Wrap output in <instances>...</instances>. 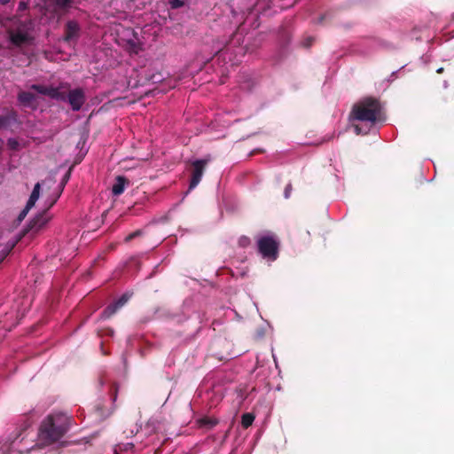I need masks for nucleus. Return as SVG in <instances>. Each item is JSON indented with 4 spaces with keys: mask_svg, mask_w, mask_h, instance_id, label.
<instances>
[{
    "mask_svg": "<svg viewBox=\"0 0 454 454\" xmlns=\"http://www.w3.org/2000/svg\"><path fill=\"white\" fill-rule=\"evenodd\" d=\"M71 420L66 413L49 414L40 424L37 445L45 447L59 442L70 429Z\"/></svg>",
    "mask_w": 454,
    "mask_h": 454,
    "instance_id": "obj_1",
    "label": "nucleus"
},
{
    "mask_svg": "<svg viewBox=\"0 0 454 454\" xmlns=\"http://www.w3.org/2000/svg\"><path fill=\"white\" fill-rule=\"evenodd\" d=\"M69 88V84L61 83L59 87L45 86L42 84H32L30 89L39 94L48 96L52 99L59 101H68L73 111H79L85 103L86 97L82 88L70 90L68 93L61 90V89Z\"/></svg>",
    "mask_w": 454,
    "mask_h": 454,
    "instance_id": "obj_2",
    "label": "nucleus"
},
{
    "mask_svg": "<svg viewBox=\"0 0 454 454\" xmlns=\"http://www.w3.org/2000/svg\"><path fill=\"white\" fill-rule=\"evenodd\" d=\"M381 104L373 97H366L356 103L350 112V118L374 124L381 119Z\"/></svg>",
    "mask_w": 454,
    "mask_h": 454,
    "instance_id": "obj_3",
    "label": "nucleus"
},
{
    "mask_svg": "<svg viewBox=\"0 0 454 454\" xmlns=\"http://www.w3.org/2000/svg\"><path fill=\"white\" fill-rule=\"evenodd\" d=\"M7 35L10 43L18 48L30 44L34 39L29 33L28 24L25 21H19L15 27L9 28Z\"/></svg>",
    "mask_w": 454,
    "mask_h": 454,
    "instance_id": "obj_4",
    "label": "nucleus"
},
{
    "mask_svg": "<svg viewBox=\"0 0 454 454\" xmlns=\"http://www.w3.org/2000/svg\"><path fill=\"white\" fill-rule=\"evenodd\" d=\"M259 253L263 258L275 261L278 256L279 242L273 235L260 237L257 239Z\"/></svg>",
    "mask_w": 454,
    "mask_h": 454,
    "instance_id": "obj_5",
    "label": "nucleus"
},
{
    "mask_svg": "<svg viewBox=\"0 0 454 454\" xmlns=\"http://www.w3.org/2000/svg\"><path fill=\"white\" fill-rule=\"evenodd\" d=\"M118 395V385L116 383H113L110 388V397L113 403L111 407H107L105 404L104 399H98L93 406V412L95 414L96 419L98 421H103L114 412L115 409L114 403L117 399Z\"/></svg>",
    "mask_w": 454,
    "mask_h": 454,
    "instance_id": "obj_6",
    "label": "nucleus"
},
{
    "mask_svg": "<svg viewBox=\"0 0 454 454\" xmlns=\"http://www.w3.org/2000/svg\"><path fill=\"white\" fill-rule=\"evenodd\" d=\"M208 162V160H196L192 163V174L189 184V191L193 190L201 181L205 168Z\"/></svg>",
    "mask_w": 454,
    "mask_h": 454,
    "instance_id": "obj_7",
    "label": "nucleus"
},
{
    "mask_svg": "<svg viewBox=\"0 0 454 454\" xmlns=\"http://www.w3.org/2000/svg\"><path fill=\"white\" fill-rule=\"evenodd\" d=\"M49 221V217L46 215V211H43L36 215L27 225L26 229L23 231V234L32 231L33 233H36L39 231Z\"/></svg>",
    "mask_w": 454,
    "mask_h": 454,
    "instance_id": "obj_8",
    "label": "nucleus"
},
{
    "mask_svg": "<svg viewBox=\"0 0 454 454\" xmlns=\"http://www.w3.org/2000/svg\"><path fill=\"white\" fill-rule=\"evenodd\" d=\"M130 295L129 294H123L117 301L108 305L102 312V318H109L116 313V311L124 306L129 300Z\"/></svg>",
    "mask_w": 454,
    "mask_h": 454,
    "instance_id": "obj_9",
    "label": "nucleus"
},
{
    "mask_svg": "<svg viewBox=\"0 0 454 454\" xmlns=\"http://www.w3.org/2000/svg\"><path fill=\"white\" fill-rule=\"evenodd\" d=\"M36 99V96L30 91L20 90L17 95V100L20 106L28 107L33 110H35L38 106Z\"/></svg>",
    "mask_w": 454,
    "mask_h": 454,
    "instance_id": "obj_10",
    "label": "nucleus"
},
{
    "mask_svg": "<svg viewBox=\"0 0 454 454\" xmlns=\"http://www.w3.org/2000/svg\"><path fill=\"white\" fill-rule=\"evenodd\" d=\"M19 114L16 110L10 109L5 114L0 115V129H7L13 125H20Z\"/></svg>",
    "mask_w": 454,
    "mask_h": 454,
    "instance_id": "obj_11",
    "label": "nucleus"
},
{
    "mask_svg": "<svg viewBox=\"0 0 454 454\" xmlns=\"http://www.w3.org/2000/svg\"><path fill=\"white\" fill-rule=\"evenodd\" d=\"M80 26L75 20H69L65 26L64 40L70 42L79 37Z\"/></svg>",
    "mask_w": 454,
    "mask_h": 454,
    "instance_id": "obj_12",
    "label": "nucleus"
},
{
    "mask_svg": "<svg viewBox=\"0 0 454 454\" xmlns=\"http://www.w3.org/2000/svg\"><path fill=\"white\" fill-rule=\"evenodd\" d=\"M129 184V180L123 176H117L112 187V192L114 196L123 193L125 186Z\"/></svg>",
    "mask_w": 454,
    "mask_h": 454,
    "instance_id": "obj_13",
    "label": "nucleus"
},
{
    "mask_svg": "<svg viewBox=\"0 0 454 454\" xmlns=\"http://www.w3.org/2000/svg\"><path fill=\"white\" fill-rule=\"evenodd\" d=\"M197 424L200 428L209 430L218 424V420L210 417H203L197 420Z\"/></svg>",
    "mask_w": 454,
    "mask_h": 454,
    "instance_id": "obj_14",
    "label": "nucleus"
},
{
    "mask_svg": "<svg viewBox=\"0 0 454 454\" xmlns=\"http://www.w3.org/2000/svg\"><path fill=\"white\" fill-rule=\"evenodd\" d=\"M40 190H41V184L36 183L34 186V189L29 196V199L27 200V204L29 207H34L35 202L37 201L39 195H40Z\"/></svg>",
    "mask_w": 454,
    "mask_h": 454,
    "instance_id": "obj_15",
    "label": "nucleus"
},
{
    "mask_svg": "<svg viewBox=\"0 0 454 454\" xmlns=\"http://www.w3.org/2000/svg\"><path fill=\"white\" fill-rule=\"evenodd\" d=\"M255 417L253 413L247 412L241 417V425L244 428H248L254 422Z\"/></svg>",
    "mask_w": 454,
    "mask_h": 454,
    "instance_id": "obj_16",
    "label": "nucleus"
},
{
    "mask_svg": "<svg viewBox=\"0 0 454 454\" xmlns=\"http://www.w3.org/2000/svg\"><path fill=\"white\" fill-rule=\"evenodd\" d=\"M54 4L58 9L67 10L74 3V0H53Z\"/></svg>",
    "mask_w": 454,
    "mask_h": 454,
    "instance_id": "obj_17",
    "label": "nucleus"
},
{
    "mask_svg": "<svg viewBox=\"0 0 454 454\" xmlns=\"http://www.w3.org/2000/svg\"><path fill=\"white\" fill-rule=\"evenodd\" d=\"M7 146L12 151H18L20 149V143L16 138H9L7 140Z\"/></svg>",
    "mask_w": 454,
    "mask_h": 454,
    "instance_id": "obj_18",
    "label": "nucleus"
},
{
    "mask_svg": "<svg viewBox=\"0 0 454 454\" xmlns=\"http://www.w3.org/2000/svg\"><path fill=\"white\" fill-rule=\"evenodd\" d=\"M171 9H178L184 5V2L182 0H168Z\"/></svg>",
    "mask_w": 454,
    "mask_h": 454,
    "instance_id": "obj_19",
    "label": "nucleus"
},
{
    "mask_svg": "<svg viewBox=\"0 0 454 454\" xmlns=\"http://www.w3.org/2000/svg\"><path fill=\"white\" fill-rule=\"evenodd\" d=\"M141 235H142V231L137 230V231L131 232L130 234H129L128 236H126L124 239V241L127 243L130 242L132 239H134L135 238L139 237Z\"/></svg>",
    "mask_w": 454,
    "mask_h": 454,
    "instance_id": "obj_20",
    "label": "nucleus"
},
{
    "mask_svg": "<svg viewBox=\"0 0 454 454\" xmlns=\"http://www.w3.org/2000/svg\"><path fill=\"white\" fill-rule=\"evenodd\" d=\"M98 335L100 337H103V336H114V331L112 329V328H105V329H101L98 332Z\"/></svg>",
    "mask_w": 454,
    "mask_h": 454,
    "instance_id": "obj_21",
    "label": "nucleus"
},
{
    "mask_svg": "<svg viewBox=\"0 0 454 454\" xmlns=\"http://www.w3.org/2000/svg\"><path fill=\"white\" fill-rule=\"evenodd\" d=\"M251 243V240L247 236H242L239 238V245L242 247H247L250 245Z\"/></svg>",
    "mask_w": 454,
    "mask_h": 454,
    "instance_id": "obj_22",
    "label": "nucleus"
},
{
    "mask_svg": "<svg viewBox=\"0 0 454 454\" xmlns=\"http://www.w3.org/2000/svg\"><path fill=\"white\" fill-rule=\"evenodd\" d=\"M33 207H29V205L27 203L26 207L22 209V211L20 213L19 216H18V220L19 221H22L26 215H27V213L29 212V210L32 208Z\"/></svg>",
    "mask_w": 454,
    "mask_h": 454,
    "instance_id": "obj_23",
    "label": "nucleus"
},
{
    "mask_svg": "<svg viewBox=\"0 0 454 454\" xmlns=\"http://www.w3.org/2000/svg\"><path fill=\"white\" fill-rule=\"evenodd\" d=\"M411 37L416 40H420L422 38V31L418 30L416 27L411 31Z\"/></svg>",
    "mask_w": 454,
    "mask_h": 454,
    "instance_id": "obj_24",
    "label": "nucleus"
},
{
    "mask_svg": "<svg viewBox=\"0 0 454 454\" xmlns=\"http://www.w3.org/2000/svg\"><path fill=\"white\" fill-rule=\"evenodd\" d=\"M70 176H71V168H69V170L64 175L63 178H62V181H61V184H60V186L63 188L66 184L68 182V180L70 179Z\"/></svg>",
    "mask_w": 454,
    "mask_h": 454,
    "instance_id": "obj_25",
    "label": "nucleus"
},
{
    "mask_svg": "<svg viewBox=\"0 0 454 454\" xmlns=\"http://www.w3.org/2000/svg\"><path fill=\"white\" fill-rule=\"evenodd\" d=\"M292 190H293L292 184L289 183L286 186L285 191H284V196H285L286 199H289L290 198Z\"/></svg>",
    "mask_w": 454,
    "mask_h": 454,
    "instance_id": "obj_26",
    "label": "nucleus"
},
{
    "mask_svg": "<svg viewBox=\"0 0 454 454\" xmlns=\"http://www.w3.org/2000/svg\"><path fill=\"white\" fill-rule=\"evenodd\" d=\"M313 41H314V38H313V37H311V36H309V37H307V38L302 42V45H303L304 47H306V48H309V47L312 44Z\"/></svg>",
    "mask_w": 454,
    "mask_h": 454,
    "instance_id": "obj_27",
    "label": "nucleus"
},
{
    "mask_svg": "<svg viewBox=\"0 0 454 454\" xmlns=\"http://www.w3.org/2000/svg\"><path fill=\"white\" fill-rule=\"evenodd\" d=\"M354 129H355V131H356V133L357 135H360V134H362V133H363V132H362V129L360 128V126H359V125H354Z\"/></svg>",
    "mask_w": 454,
    "mask_h": 454,
    "instance_id": "obj_28",
    "label": "nucleus"
},
{
    "mask_svg": "<svg viewBox=\"0 0 454 454\" xmlns=\"http://www.w3.org/2000/svg\"><path fill=\"white\" fill-rule=\"evenodd\" d=\"M27 7L26 4L24 2H20L19 4V9L23 10Z\"/></svg>",
    "mask_w": 454,
    "mask_h": 454,
    "instance_id": "obj_29",
    "label": "nucleus"
},
{
    "mask_svg": "<svg viewBox=\"0 0 454 454\" xmlns=\"http://www.w3.org/2000/svg\"><path fill=\"white\" fill-rule=\"evenodd\" d=\"M11 0H0V4L2 5H6L7 4L10 3Z\"/></svg>",
    "mask_w": 454,
    "mask_h": 454,
    "instance_id": "obj_30",
    "label": "nucleus"
},
{
    "mask_svg": "<svg viewBox=\"0 0 454 454\" xmlns=\"http://www.w3.org/2000/svg\"><path fill=\"white\" fill-rule=\"evenodd\" d=\"M325 15L320 16L318 19V23H323V20H325Z\"/></svg>",
    "mask_w": 454,
    "mask_h": 454,
    "instance_id": "obj_31",
    "label": "nucleus"
},
{
    "mask_svg": "<svg viewBox=\"0 0 454 454\" xmlns=\"http://www.w3.org/2000/svg\"><path fill=\"white\" fill-rule=\"evenodd\" d=\"M101 350H102L104 355H106V352L104 351L103 343H101Z\"/></svg>",
    "mask_w": 454,
    "mask_h": 454,
    "instance_id": "obj_32",
    "label": "nucleus"
},
{
    "mask_svg": "<svg viewBox=\"0 0 454 454\" xmlns=\"http://www.w3.org/2000/svg\"><path fill=\"white\" fill-rule=\"evenodd\" d=\"M2 145H3V141L0 140V153L2 152Z\"/></svg>",
    "mask_w": 454,
    "mask_h": 454,
    "instance_id": "obj_33",
    "label": "nucleus"
}]
</instances>
